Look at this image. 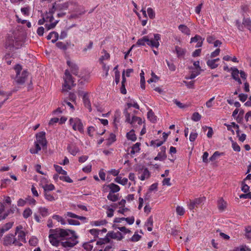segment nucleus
I'll return each mask as SVG.
<instances>
[{"label":"nucleus","mask_w":251,"mask_h":251,"mask_svg":"<svg viewBox=\"0 0 251 251\" xmlns=\"http://www.w3.org/2000/svg\"><path fill=\"white\" fill-rule=\"evenodd\" d=\"M50 232L51 233L49 236L50 241L54 246L57 247L59 245V240H66L61 243V245L65 248H72L78 243L77 236L74 230L57 228L50 229Z\"/></svg>","instance_id":"1"},{"label":"nucleus","mask_w":251,"mask_h":251,"mask_svg":"<svg viewBox=\"0 0 251 251\" xmlns=\"http://www.w3.org/2000/svg\"><path fill=\"white\" fill-rule=\"evenodd\" d=\"M153 38H150L149 36H144L139 39L136 42L135 46H145L147 44L151 48L157 49L159 46V41L161 40V35L159 34H154Z\"/></svg>","instance_id":"2"},{"label":"nucleus","mask_w":251,"mask_h":251,"mask_svg":"<svg viewBox=\"0 0 251 251\" xmlns=\"http://www.w3.org/2000/svg\"><path fill=\"white\" fill-rule=\"evenodd\" d=\"M64 80V83L63 85L62 92H68L71 89L73 86L75 85L74 84L72 76L68 70L65 71Z\"/></svg>","instance_id":"3"},{"label":"nucleus","mask_w":251,"mask_h":251,"mask_svg":"<svg viewBox=\"0 0 251 251\" xmlns=\"http://www.w3.org/2000/svg\"><path fill=\"white\" fill-rule=\"evenodd\" d=\"M14 69L16 72L17 80L16 81L19 84H23L28 76V72L27 71H23L21 75H20V71L22 70V66L19 64H17L14 67Z\"/></svg>","instance_id":"4"},{"label":"nucleus","mask_w":251,"mask_h":251,"mask_svg":"<svg viewBox=\"0 0 251 251\" xmlns=\"http://www.w3.org/2000/svg\"><path fill=\"white\" fill-rule=\"evenodd\" d=\"M12 244L19 247L23 245L22 243H19V241H18L17 238L12 234H7L3 238V245L8 246Z\"/></svg>","instance_id":"5"},{"label":"nucleus","mask_w":251,"mask_h":251,"mask_svg":"<svg viewBox=\"0 0 251 251\" xmlns=\"http://www.w3.org/2000/svg\"><path fill=\"white\" fill-rule=\"evenodd\" d=\"M69 122L70 124L72 126L74 130H77L81 133L83 132V125L81 121L79 118H71L69 120Z\"/></svg>","instance_id":"6"},{"label":"nucleus","mask_w":251,"mask_h":251,"mask_svg":"<svg viewBox=\"0 0 251 251\" xmlns=\"http://www.w3.org/2000/svg\"><path fill=\"white\" fill-rule=\"evenodd\" d=\"M205 200V198H199L195 199L194 200H190L189 203L188 204V208L192 210L201 203V202Z\"/></svg>","instance_id":"7"},{"label":"nucleus","mask_w":251,"mask_h":251,"mask_svg":"<svg viewBox=\"0 0 251 251\" xmlns=\"http://www.w3.org/2000/svg\"><path fill=\"white\" fill-rule=\"evenodd\" d=\"M138 174H141L140 176H139V178L141 180H144L145 179H148L150 176V173L148 168L143 167L140 168L136 170Z\"/></svg>","instance_id":"8"},{"label":"nucleus","mask_w":251,"mask_h":251,"mask_svg":"<svg viewBox=\"0 0 251 251\" xmlns=\"http://www.w3.org/2000/svg\"><path fill=\"white\" fill-rule=\"evenodd\" d=\"M45 135L46 133L44 131L40 132L36 135V141L35 142L40 143L43 147L47 146V142Z\"/></svg>","instance_id":"9"},{"label":"nucleus","mask_w":251,"mask_h":251,"mask_svg":"<svg viewBox=\"0 0 251 251\" xmlns=\"http://www.w3.org/2000/svg\"><path fill=\"white\" fill-rule=\"evenodd\" d=\"M161 151L158 153L157 155L154 157L155 160L163 161L167 158L166 154V147L162 146L160 148Z\"/></svg>","instance_id":"10"},{"label":"nucleus","mask_w":251,"mask_h":251,"mask_svg":"<svg viewBox=\"0 0 251 251\" xmlns=\"http://www.w3.org/2000/svg\"><path fill=\"white\" fill-rule=\"evenodd\" d=\"M107 236L112 239H117L118 241L122 240L124 238L122 233L119 231H117L116 232H114V231L109 232L107 234Z\"/></svg>","instance_id":"11"},{"label":"nucleus","mask_w":251,"mask_h":251,"mask_svg":"<svg viewBox=\"0 0 251 251\" xmlns=\"http://www.w3.org/2000/svg\"><path fill=\"white\" fill-rule=\"evenodd\" d=\"M72 4V2L71 1H68L62 3H57V10L63 11L67 10L69 5Z\"/></svg>","instance_id":"12"},{"label":"nucleus","mask_w":251,"mask_h":251,"mask_svg":"<svg viewBox=\"0 0 251 251\" xmlns=\"http://www.w3.org/2000/svg\"><path fill=\"white\" fill-rule=\"evenodd\" d=\"M82 99L85 106L89 109L90 112H91L92 111L91 102L89 99L88 94L86 93H83Z\"/></svg>","instance_id":"13"},{"label":"nucleus","mask_w":251,"mask_h":251,"mask_svg":"<svg viewBox=\"0 0 251 251\" xmlns=\"http://www.w3.org/2000/svg\"><path fill=\"white\" fill-rule=\"evenodd\" d=\"M56 47L64 51H65L67 49L71 46V42H67L64 43L62 42H58L56 43Z\"/></svg>","instance_id":"14"},{"label":"nucleus","mask_w":251,"mask_h":251,"mask_svg":"<svg viewBox=\"0 0 251 251\" xmlns=\"http://www.w3.org/2000/svg\"><path fill=\"white\" fill-rule=\"evenodd\" d=\"M67 65L69 66L71 69V71L74 75H77L78 73V67L77 66L71 61L68 60L67 61Z\"/></svg>","instance_id":"15"},{"label":"nucleus","mask_w":251,"mask_h":251,"mask_svg":"<svg viewBox=\"0 0 251 251\" xmlns=\"http://www.w3.org/2000/svg\"><path fill=\"white\" fill-rule=\"evenodd\" d=\"M106 187H109V189L110 190L109 193H112L118 192L120 190V187H119V186L113 183H111L107 185Z\"/></svg>","instance_id":"16"},{"label":"nucleus","mask_w":251,"mask_h":251,"mask_svg":"<svg viewBox=\"0 0 251 251\" xmlns=\"http://www.w3.org/2000/svg\"><path fill=\"white\" fill-rule=\"evenodd\" d=\"M58 38H59L58 33L55 31H52V32H50L47 37V39L48 40H50L51 39H53L51 40V42L53 43H55Z\"/></svg>","instance_id":"17"},{"label":"nucleus","mask_w":251,"mask_h":251,"mask_svg":"<svg viewBox=\"0 0 251 251\" xmlns=\"http://www.w3.org/2000/svg\"><path fill=\"white\" fill-rule=\"evenodd\" d=\"M18 234V237L17 238L18 241H19V243L23 242L25 243L26 240H25V233L23 231L21 230L19 231V232L17 233Z\"/></svg>","instance_id":"18"},{"label":"nucleus","mask_w":251,"mask_h":251,"mask_svg":"<svg viewBox=\"0 0 251 251\" xmlns=\"http://www.w3.org/2000/svg\"><path fill=\"white\" fill-rule=\"evenodd\" d=\"M178 28L182 33L188 35L190 34V30L186 25H180Z\"/></svg>","instance_id":"19"},{"label":"nucleus","mask_w":251,"mask_h":251,"mask_svg":"<svg viewBox=\"0 0 251 251\" xmlns=\"http://www.w3.org/2000/svg\"><path fill=\"white\" fill-rule=\"evenodd\" d=\"M148 118L152 123H154L157 121V117L154 115L151 109H150L148 112Z\"/></svg>","instance_id":"20"},{"label":"nucleus","mask_w":251,"mask_h":251,"mask_svg":"<svg viewBox=\"0 0 251 251\" xmlns=\"http://www.w3.org/2000/svg\"><path fill=\"white\" fill-rule=\"evenodd\" d=\"M67 150L69 152L73 155H75L76 153L79 151V149L77 147L72 145H69L67 147Z\"/></svg>","instance_id":"21"},{"label":"nucleus","mask_w":251,"mask_h":251,"mask_svg":"<svg viewBox=\"0 0 251 251\" xmlns=\"http://www.w3.org/2000/svg\"><path fill=\"white\" fill-rule=\"evenodd\" d=\"M107 198L110 201L115 202L119 199V195L114 194V193H109L107 196Z\"/></svg>","instance_id":"22"},{"label":"nucleus","mask_w":251,"mask_h":251,"mask_svg":"<svg viewBox=\"0 0 251 251\" xmlns=\"http://www.w3.org/2000/svg\"><path fill=\"white\" fill-rule=\"evenodd\" d=\"M176 51L177 57H181L184 55L186 50L178 46H176Z\"/></svg>","instance_id":"23"},{"label":"nucleus","mask_w":251,"mask_h":251,"mask_svg":"<svg viewBox=\"0 0 251 251\" xmlns=\"http://www.w3.org/2000/svg\"><path fill=\"white\" fill-rule=\"evenodd\" d=\"M243 25L251 32V21L249 18H244Z\"/></svg>","instance_id":"24"},{"label":"nucleus","mask_w":251,"mask_h":251,"mask_svg":"<svg viewBox=\"0 0 251 251\" xmlns=\"http://www.w3.org/2000/svg\"><path fill=\"white\" fill-rule=\"evenodd\" d=\"M218 207L220 211H223L226 207V202L222 198H221L218 201Z\"/></svg>","instance_id":"25"},{"label":"nucleus","mask_w":251,"mask_h":251,"mask_svg":"<svg viewBox=\"0 0 251 251\" xmlns=\"http://www.w3.org/2000/svg\"><path fill=\"white\" fill-rule=\"evenodd\" d=\"M231 70L232 71L231 76L235 80L237 79L238 78H239V74L240 72L238 69L235 67L231 68Z\"/></svg>","instance_id":"26"},{"label":"nucleus","mask_w":251,"mask_h":251,"mask_svg":"<svg viewBox=\"0 0 251 251\" xmlns=\"http://www.w3.org/2000/svg\"><path fill=\"white\" fill-rule=\"evenodd\" d=\"M115 181L123 185H125L128 182V179L126 178H122V177L117 176L115 178Z\"/></svg>","instance_id":"27"},{"label":"nucleus","mask_w":251,"mask_h":251,"mask_svg":"<svg viewBox=\"0 0 251 251\" xmlns=\"http://www.w3.org/2000/svg\"><path fill=\"white\" fill-rule=\"evenodd\" d=\"M126 137L128 140H131L132 141H135L137 139L136 135L134 133V131L133 129L127 133Z\"/></svg>","instance_id":"28"},{"label":"nucleus","mask_w":251,"mask_h":251,"mask_svg":"<svg viewBox=\"0 0 251 251\" xmlns=\"http://www.w3.org/2000/svg\"><path fill=\"white\" fill-rule=\"evenodd\" d=\"M141 144L140 143H136L132 147V149L130 151L131 154H134L135 153L138 152L140 150V146Z\"/></svg>","instance_id":"29"},{"label":"nucleus","mask_w":251,"mask_h":251,"mask_svg":"<svg viewBox=\"0 0 251 251\" xmlns=\"http://www.w3.org/2000/svg\"><path fill=\"white\" fill-rule=\"evenodd\" d=\"M5 47L7 49L12 50L14 47V41L13 39H8L5 43Z\"/></svg>","instance_id":"30"},{"label":"nucleus","mask_w":251,"mask_h":251,"mask_svg":"<svg viewBox=\"0 0 251 251\" xmlns=\"http://www.w3.org/2000/svg\"><path fill=\"white\" fill-rule=\"evenodd\" d=\"M136 122L138 125H141L142 124V119L137 116H133L131 121V125L133 126Z\"/></svg>","instance_id":"31"},{"label":"nucleus","mask_w":251,"mask_h":251,"mask_svg":"<svg viewBox=\"0 0 251 251\" xmlns=\"http://www.w3.org/2000/svg\"><path fill=\"white\" fill-rule=\"evenodd\" d=\"M207 66L211 69H214L218 67V64H217L213 59L208 60L206 62Z\"/></svg>","instance_id":"32"},{"label":"nucleus","mask_w":251,"mask_h":251,"mask_svg":"<svg viewBox=\"0 0 251 251\" xmlns=\"http://www.w3.org/2000/svg\"><path fill=\"white\" fill-rule=\"evenodd\" d=\"M32 213L31 209L29 208H26L23 211V216L24 218L27 219L32 215Z\"/></svg>","instance_id":"33"},{"label":"nucleus","mask_w":251,"mask_h":251,"mask_svg":"<svg viewBox=\"0 0 251 251\" xmlns=\"http://www.w3.org/2000/svg\"><path fill=\"white\" fill-rule=\"evenodd\" d=\"M140 84L141 87L143 89H145V79L144 77V73L143 71H141V72L140 74Z\"/></svg>","instance_id":"34"},{"label":"nucleus","mask_w":251,"mask_h":251,"mask_svg":"<svg viewBox=\"0 0 251 251\" xmlns=\"http://www.w3.org/2000/svg\"><path fill=\"white\" fill-rule=\"evenodd\" d=\"M4 205L0 203V221L4 220L7 217V214H3V215H1V214L4 211Z\"/></svg>","instance_id":"35"},{"label":"nucleus","mask_w":251,"mask_h":251,"mask_svg":"<svg viewBox=\"0 0 251 251\" xmlns=\"http://www.w3.org/2000/svg\"><path fill=\"white\" fill-rule=\"evenodd\" d=\"M54 167L55 169V171L59 174L63 175H67V172L63 170L61 166L57 165H54Z\"/></svg>","instance_id":"36"},{"label":"nucleus","mask_w":251,"mask_h":251,"mask_svg":"<svg viewBox=\"0 0 251 251\" xmlns=\"http://www.w3.org/2000/svg\"><path fill=\"white\" fill-rule=\"evenodd\" d=\"M42 187L44 189V192L52 191L55 189V187L52 184H46L43 186Z\"/></svg>","instance_id":"37"},{"label":"nucleus","mask_w":251,"mask_h":251,"mask_svg":"<svg viewBox=\"0 0 251 251\" xmlns=\"http://www.w3.org/2000/svg\"><path fill=\"white\" fill-rule=\"evenodd\" d=\"M39 211L43 217H46L49 214L48 209L44 207H40Z\"/></svg>","instance_id":"38"},{"label":"nucleus","mask_w":251,"mask_h":251,"mask_svg":"<svg viewBox=\"0 0 251 251\" xmlns=\"http://www.w3.org/2000/svg\"><path fill=\"white\" fill-rule=\"evenodd\" d=\"M201 115L198 112H194L192 116V120L195 122H198L201 119Z\"/></svg>","instance_id":"39"},{"label":"nucleus","mask_w":251,"mask_h":251,"mask_svg":"<svg viewBox=\"0 0 251 251\" xmlns=\"http://www.w3.org/2000/svg\"><path fill=\"white\" fill-rule=\"evenodd\" d=\"M224 153L219 152L218 151H215L213 155L210 157L209 160L211 161H214L216 160L219 156L221 155H223Z\"/></svg>","instance_id":"40"},{"label":"nucleus","mask_w":251,"mask_h":251,"mask_svg":"<svg viewBox=\"0 0 251 251\" xmlns=\"http://www.w3.org/2000/svg\"><path fill=\"white\" fill-rule=\"evenodd\" d=\"M159 79V77L153 72L151 73V77L148 80L149 83L151 82H157Z\"/></svg>","instance_id":"41"},{"label":"nucleus","mask_w":251,"mask_h":251,"mask_svg":"<svg viewBox=\"0 0 251 251\" xmlns=\"http://www.w3.org/2000/svg\"><path fill=\"white\" fill-rule=\"evenodd\" d=\"M169 133H170V132H169V133H166L165 132H164L163 133V137L164 140H163V141H161L158 142L156 144V147L161 146L166 141Z\"/></svg>","instance_id":"42"},{"label":"nucleus","mask_w":251,"mask_h":251,"mask_svg":"<svg viewBox=\"0 0 251 251\" xmlns=\"http://www.w3.org/2000/svg\"><path fill=\"white\" fill-rule=\"evenodd\" d=\"M59 178L60 180L68 183H72L73 181V180L71 179L69 176L66 175L60 176Z\"/></svg>","instance_id":"43"},{"label":"nucleus","mask_w":251,"mask_h":251,"mask_svg":"<svg viewBox=\"0 0 251 251\" xmlns=\"http://www.w3.org/2000/svg\"><path fill=\"white\" fill-rule=\"evenodd\" d=\"M147 12L149 17L150 19H153L155 18V14L154 11L153 10V9L151 8H148L147 9Z\"/></svg>","instance_id":"44"},{"label":"nucleus","mask_w":251,"mask_h":251,"mask_svg":"<svg viewBox=\"0 0 251 251\" xmlns=\"http://www.w3.org/2000/svg\"><path fill=\"white\" fill-rule=\"evenodd\" d=\"M166 61L169 70L171 71H175L176 68L174 63L172 61H169L167 60H166Z\"/></svg>","instance_id":"45"},{"label":"nucleus","mask_w":251,"mask_h":251,"mask_svg":"<svg viewBox=\"0 0 251 251\" xmlns=\"http://www.w3.org/2000/svg\"><path fill=\"white\" fill-rule=\"evenodd\" d=\"M45 199L49 201H53L55 200L54 197L48 192H44Z\"/></svg>","instance_id":"46"},{"label":"nucleus","mask_w":251,"mask_h":251,"mask_svg":"<svg viewBox=\"0 0 251 251\" xmlns=\"http://www.w3.org/2000/svg\"><path fill=\"white\" fill-rule=\"evenodd\" d=\"M204 39L202 38L201 36L198 35H196L195 37L191 38V43L193 42H198L201 40H204Z\"/></svg>","instance_id":"47"},{"label":"nucleus","mask_w":251,"mask_h":251,"mask_svg":"<svg viewBox=\"0 0 251 251\" xmlns=\"http://www.w3.org/2000/svg\"><path fill=\"white\" fill-rule=\"evenodd\" d=\"M141 238V236L137 234L136 232L134 233V234L132 236V237L130 238V240L132 242H137Z\"/></svg>","instance_id":"48"},{"label":"nucleus","mask_w":251,"mask_h":251,"mask_svg":"<svg viewBox=\"0 0 251 251\" xmlns=\"http://www.w3.org/2000/svg\"><path fill=\"white\" fill-rule=\"evenodd\" d=\"M124 113L125 115V117L126 118V122H127V123H129L131 124V120H130V114L128 112V111H127V108H125L124 111Z\"/></svg>","instance_id":"49"},{"label":"nucleus","mask_w":251,"mask_h":251,"mask_svg":"<svg viewBox=\"0 0 251 251\" xmlns=\"http://www.w3.org/2000/svg\"><path fill=\"white\" fill-rule=\"evenodd\" d=\"M21 11L23 14L28 16L29 15L30 7L29 6L23 7L21 9Z\"/></svg>","instance_id":"50"},{"label":"nucleus","mask_w":251,"mask_h":251,"mask_svg":"<svg viewBox=\"0 0 251 251\" xmlns=\"http://www.w3.org/2000/svg\"><path fill=\"white\" fill-rule=\"evenodd\" d=\"M176 212L179 215L182 216L184 215L185 210L184 209L180 206H177L176 208Z\"/></svg>","instance_id":"51"},{"label":"nucleus","mask_w":251,"mask_h":251,"mask_svg":"<svg viewBox=\"0 0 251 251\" xmlns=\"http://www.w3.org/2000/svg\"><path fill=\"white\" fill-rule=\"evenodd\" d=\"M242 188H241V189H242V191H243L244 193H247L249 190V186L245 184L244 181H243L242 182Z\"/></svg>","instance_id":"52"},{"label":"nucleus","mask_w":251,"mask_h":251,"mask_svg":"<svg viewBox=\"0 0 251 251\" xmlns=\"http://www.w3.org/2000/svg\"><path fill=\"white\" fill-rule=\"evenodd\" d=\"M50 23H50L49 24L45 25V27H46V28H47L48 30H50V29L53 28L56 25L57 23H58V21H56V22H53V23H52V22H50Z\"/></svg>","instance_id":"53"},{"label":"nucleus","mask_w":251,"mask_h":251,"mask_svg":"<svg viewBox=\"0 0 251 251\" xmlns=\"http://www.w3.org/2000/svg\"><path fill=\"white\" fill-rule=\"evenodd\" d=\"M153 218L152 216H150L147 220V222H146L145 226H153Z\"/></svg>","instance_id":"54"},{"label":"nucleus","mask_w":251,"mask_h":251,"mask_svg":"<svg viewBox=\"0 0 251 251\" xmlns=\"http://www.w3.org/2000/svg\"><path fill=\"white\" fill-rule=\"evenodd\" d=\"M57 3L56 2H54L52 3V6L51 9H50L49 11V14H52L54 13L55 11L57 10Z\"/></svg>","instance_id":"55"},{"label":"nucleus","mask_w":251,"mask_h":251,"mask_svg":"<svg viewBox=\"0 0 251 251\" xmlns=\"http://www.w3.org/2000/svg\"><path fill=\"white\" fill-rule=\"evenodd\" d=\"M232 147L234 151L238 152L240 151L241 149L240 146L237 144L236 142H235L233 141H232Z\"/></svg>","instance_id":"56"},{"label":"nucleus","mask_w":251,"mask_h":251,"mask_svg":"<svg viewBox=\"0 0 251 251\" xmlns=\"http://www.w3.org/2000/svg\"><path fill=\"white\" fill-rule=\"evenodd\" d=\"M67 222L69 225L78 226L80 225V222L78 221L72 219H68Z\"/></svg>","instance_id":"57"},{"label":"nucleus","mask_w":251,"mask_h":251,"mask_svg":"<svg viewBox=\"0 0 251 251\" xmlns=\"http://www.w3.org/2000/svg\"><path fill=\"white\" fill-rule=\"evenodd\" d=\"M194 82L195 81H191L190 82H187L186 81H183V82L185 84L187 88L189 89L194 88Z\"/></svg>","instance_id":"58"},{"label":"nucleus","mask_w":251,"mask_h":251,"mask_svg":"<svg viewBox=\"0 0 251 251\" xmlns=\"http://www.w3.org/2000/svg\"><path fill=\"white\" fill-rule=\"evenodd\" d=\"M198 137V133L196 132H191L189 136V140L191 142H194Z\"/></svg>","instance_id":"59"},{"label":"nucleus","mask_w":251,"mask_h":251,"mask_svg":"<svg viewBox=\"0 0 251 251\" xmlns=\"http://www.w3.org/2000/svg\"><path fill=\"white\" fill-rule=\"evenodd\" d=\"M90 233L93 235L95 238L98 237L99 230L97 229H91L89 230Z\"/></svg>","instance_id":"60"},{"label":"nucleus","mask_w":251,"mask_h":251,"mask_svg":"<svg viewBox=\"0 0 251 251\" xmlns=\"http://www.w3.org/2000/svg\"><path fill=\"white\" fill-rule=\"evenodd\" d=\"M13 223L9 222L5 224L2 227L5 231L10 229L13 226Z\"/></svg>","instance_id":"61"},{"label":"nucleus","mask_w":251,"mask_h":251,"mask_svg":"<svg viewBox=\"0 0 251 251\" xmlns=\"http://www.w3.org/2000/svg\"><path fill=\"white\" fill-rule=\"evenodd\" d=\"M45 18L47 22H52L54 19L53 15L52 14H49V13H47Z\"/></svg>","instance_id":"62"},{"label":"nucleus","mask_w":251,"mask_h":251,"mask_svg":"<svg viewBox=\"0 0 251 251\" xmlns=\"http://www.w3.org/2000/svg\"><path fill=\"white\" fill-rule=\"evenodd\" d=\"M38 242V239L36 238L33 237L29 241V243L30 245L35 246Z\"/></svg>","instance_id":"63"},{"label":"nucleus","mask_w":251,"mask_h":251,"mask_svg":"<svg viewBox=\"0 0 251 251\" xmlns=\"http://www.w3.org/2000/svg\"><path fill=\"white\" fill-rule=\"evenodd\" d=\"M83 247L86 251H91L93 248V246L90 244L85 243L83 244Z\"/></svg>","instance_id":"64"}]
</instances>
